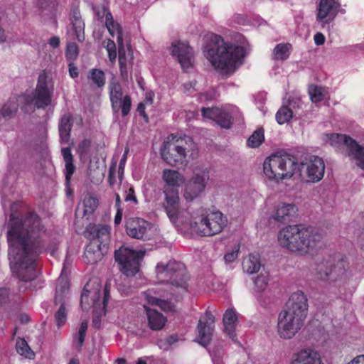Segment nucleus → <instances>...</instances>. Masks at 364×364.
Here are the masks:
<instances>
[{
	"mask_svg": "<svg viewBox=\"0 0 364 364\" xmlns=\"http://www.w3.org/2000/svg\"><path fill=\"white\" fill-rule=\"evenodd\" d=\"M171 53L178 60L184 70L192 67L193 63V49L186 43L173 42L171 47Z\"/></svg>",
	"mask_w": 364,
	"mask_h": 364,
	"instance_id": "nucleus-23",
	"label": "nucleus"
},
{
	"mask_svg": "<svg viewBox=\"0 0 364 364\" xmlns=\"http://www.w3.org/2000/svg\"><path fill=\"white\" fill-rule=\"evenodd\" d=\"M49 44L53 48H57L60 45V38L58 36H53L49 40Z\"/></svg>",
	"mask_w": 364,
	"mask_h": 364,
	"instance_id": "nucleus-61",
	"label": "nucleus"
},
{
	"mask_svg": "<svg viewBox=\"0 0 364 364\" xmlns=\"http://www.w3.org/2000/svg\"><path fill=\"white\" fill-rule=\"evenodd\" d=\"M215 318L210 312L200 317L198 324L197 342L206 347L209 345L213 334Z\"/></svg>",
	"mask_w": 364,
	"mask_h": 364,
	"instance_id": "nucleus-19",
	"label": "nucleus"
},
{
	"mask_svg": "<svg viewBox=\"0 0 364 364\" xmlns=\"http://www.w3.org/2000/svg\"><path fill=\"white\" fill-rule=\"evenodd\" d=\"M242 266L243 272L246 274L257 273L262 267L259 255L256 253L248 255L244 257Z\"/></svg>",
	"mask_w": 364,
	"mask_h": 364,
	"instance_id": "nucleus-31",
	"label": "nucleus"
},
{
	"mask_svg": "<svg viewBox=\"0 0 364 364\" xmlns=\"http://www.w3.org/2000/svg\"><path fill=\"white\" fill-rule=\"evenodd\" d=\"M8 295L9 293L6 289H0V304L6 301Z\"/></svg>",
	"mask_w": 364,
	"mask_h": 364,
	"instance_id": "nucleus-64",
	"label": "nucleus"
},
{
	"mask_svg": "<svg viewBox=\"0 0 364 364\" xmlns=\"http://www.w3.org/2000/svg\"><path fill=\"white\" fill-rule=\"evenodd\" d=\"M122 219V209H117V213L114 216L115 225H119Z\"/></svg>",
	"mask_w": 364,
	"mask_h": 364,
	"instance_id": "nucleus-62",
	"label": "nucleus"
},
{
	"mask_svg": "<svg viewBox=\"0 0 364 364\" xmlns=\"http://www.w3.org/2000/svg\"><path fill=\"white\" fill-rule=\"evenodd\" d=\"M105 26L109 34L114 37L117 36V41L119 47L123 46L122 28L119 23L113 19L112 14L105 10Z\"/></svg>",
	"mask_w": 364,
	"mask_h": 364,
	"instance_id": "nucleus-30",
	"label": "nucleus"
},
{
	"mask_svg": "<svg viewBox=\"0 0 364 364\" xmlns=\"http://www.w3.org/2000/svg\"><path fill=\"white\" fill-rule=\"evenodd\" d=\"M54 78L50 71L43 70L38 75L35 90L21 95L23 100L21 110L25 113H31L36 108L45 109L50 106L54 92Z\"/></svg>",
	"mask_w": 364,
	"mask_h": 364,
	"instance_id": "nucleus-6",
	"label": "nucleus"
},
{
	"mask_svg": "<svg viewBox=\"0 0 364 364\" xmlns=\"http://www.w3.org/2000/svg\"><path fill=\"white\" fill-rule=\"evenodd\" d=\"M144 306L146 311L148 323L150 328L154 331L162 329L166 322V318L156 310L149 309L145 305Z\"/></svg>",
	"mask_w": 364,
	"mask_h": 364,
	"instance_id": "nucleus-32",
	"label": "nucleus"
},
{
	"mask_svg": "<svg viewBox=\"0 0 364 364\" xmlns=\"http://www.w3.org/2000/svg\"><path fill=\"white\" fill-rule=\"evenodd\" d=\"M151 228V223L139 218H129L126 223L127 233L133 238H149Z\"/></svg>",
	"mask_w": 364,
	"mask_h": 364,
	"instance_id": "nucleus-21",
	"label": "nucleus"
},
{
	"mask_svg": "<svg viewBox=\"0 0 364 364\" xmlns=\"http://www.w3.org/2000/svg\"><path fill=\"white\" fill-rule=\"evenodd\" d=\"M88 77L98 87H102L105 84V73L100 69H92L90 72Z\"/></svg>",
	"mask_w": 364,
	"mask_h": 364,
	"instance_id": "nucleus-44",
	"label": "nucleus"
},
{
	"mask_svg": "<svg viewBox=\"0 0 364 364\" xmlns=\"http://www.w3.org/2000/svg\"><path fill=\"white\" fill-rule=\"evenodd\" d=\"M163 160L170 166L186 164L189 159H194L198 156V147L193 139L188 136L176 138L164 142L161 149Z\"/></svg>",
	"mask_w": 364,
	"mask_h": 364,
	"instance_id": "nucleus-7",
	"label": "nucleus"
},
{
	"mask_svg": "<svg viewBox=\"0 0 364 364\" xmlns=\"http://www.w3.org/2000/svg\"><path fill=\"white\" fill-rule=\"evenodd\" d=\"M6 228L8 255L13 272L21 281L33 280L37 275L36 257L41 252L38 217L33 213H28L25 217L11 214Z\"/></svg>",
	"mask_w": 364,
	"mask_h": 364,
	"instance_id": "nucleus-1",
	"label": "nucleus"
},
{
	"mask_svg": "<svg viewBox=\"0 0 364 364\" xmlns=\"http://www.w3.org/2000/svg\"><path fill=\"white\" fill-rule=\"evenodd\" d=\"M322 139L335 148L336 151L347 156L358 167L364 169V148L355 139L341 134H323Z\"/></svg>",
	"mask_w": 364,
	"mask_h": 364,
	"instance_id": "nucleus-10",
	"label": "nucleus"
},
{
	"mask_svg": "<svg viewBox=\"0 0 364 364\" xmlns=\"http://www.w3.org/2000/svg\"><path fill=\"white\" fill-rule=\"evenodd\" d=\"M279 245L301 255L309 254L323 244V235L316 228L304 225H287L279 230Z\"/></svg>",
	"mask_w": 364,
	"mask_h": 364,
	"instance_id": "nucleus-4",
	"label": "nucleus"
},
{
	"mask_svg": "<svg viewBox=\"0 0 364 364\" xmlns=\"http://www.w3.org/2000/svg\"><path fill=\"white\" fill-rule=\"evenodd\" d=\"M159 281L164 284L162 287L144 292V299L149 304L159 306L163 311H173L175 302L187 291L188 275L183 264L170 261L156 266Z\"/></svg>",
	"mask_w": 364,
	"mask_h": 364,
	"instance_id": "nucleus-2",
	"label": "nucleus"
},
{
	"mask_svg": "<svg viewBox=\"0 0 364 364\" xmlns=\"http://www.w3.org/2000/svg\"><path fill=\"white\" fill-rule=\"evenodd\" d=\"M196 84V81H191L189 83H185L183 85V87H184V89H185V92L188 93V94H191L192 93L191 90H195Z\"/></svg>",
	"mask_w": 364,
	"mask_h": 364,
	"instance_id": "nucleus-60",
	"label": "nucleus"
},
{
	"mask_svg": "<svg viewBox=\"0 0 364 364\" xmlns=\"http://www.w3.org/2000/svg\"><path fill=\"white\" fill-rule=\"evenodd\" d=\"M79 49L75 43H69L67 45L65 56L68 61H74L78 56Z\"/></svg>",
	"mask_w": 364,
	"mask_h": 364,
	"instance_id": "nucleus-47",
	"label": "nucleus"
},
{
	"mask_svg": "<svg viewBox=\"0 0 364 364\" xmlns=\"http://www.w3.org/2000/svg\"><path fill=\"white\" fill-rule=\"evenodd\" d=\"M124 200L126 202H132L134 205L138 204V200L135 196L134 190L132 187H130L129 190L126 191Z\"/></svg>",
	"mask_w": 364,
	"mask_h": 364,
	"instance_id": "nucleus-52",
	"label": "nucleus"
},
{
	"mask_svg": "<svg viewBox=\"0 0 364 364\" xmlns=\"http://www.w3.org/2000/svg\"><path fill=\"white\" fill-rule=\"evenodd\" d=\"M304 325V322L301 320L282 311L278 315L277 332L279 338L290 340L296 335Z\"/></svg>",
	"mask_w": 364,
	"mask_h": 364,
	"instance_id": "nucleus-15",
	"label": "nucleus"
},
{
	"mask_svg": "<svg viewBox=\"0 0 364 364\" xmlns=\"http://www.w3.org/2000/svg\"><path fill=\"white\" fill-rule=\"evenodd\" d=\"M107 250L108 246L106 245H101L99 241L91 240L84 252V262L90 264L97 263L102 259Z\"/></svg>",
	"mask_w": 364,
	"mask_h": 364,
	"instance_id": "nucleus-25",
	"label": "nucleus"
},
{
	"mask_svg": "<svg viewBox=\"0 0 364 364\" xmlns=\"http://www.w3.org/2000/svg\"><path fill=\"white\" fill-rule=\"evenodd\" d=\"M69 289V282L67 279L62 275L58 279V285L56 287L55 302L60 304L58 311L55 314V321L58 326H61L65 323L67 319V310L63 299Z\"/></svg>",
	"mask_w": 364,
	"mask_h": 364,
	"instance_id": "nucleus-20",
	"label": "nucleus"
},
{
	"mask_svg": "<svg viewBox=\"0 0 364 364\" xmlns=\"http://www.w3.org/2000/svg\"><path fill=\"white\" fill-rule=\"evenodd\" d=\"M301 179L306 183H318L324 176L325 164L322 158L310 156L299 164L296 162V171Z\"/></svg>",
	"mask_w": 364,
	"mask_h": 364,
	"instance_id": "nucleus-13",
	"label": "nucleus"
},
{
	"mask_svg": "<svg viewBox=\"0 0 364 364\" xmlns=\"http://www.w3.org/2000/svg\"><path fill=\"white\" fill-rule=\"evenodd\" d=\"M126 155L124 154L122 158L120 160L119 164V168H118V177L120 182H122L123 174H124V166L126 163Z\"/></svg>",
	"mask_w": 364,
	"mask_h": 364,
	"instance_id": "nucleus-53",
	"label": "nucleus"
},
{
	"mask_svg": "<svg viewBox=\"0 0 364 364\" xmlns=\"http://www.w3.org/2000/svg\"><path fill=\"white\" fill-rule=\"evenodd\" d=\"M308 300L302 291L293 293L282 311L304 322L308 314Z\"/></svg>",
	"mask_w": 364,
	"mask_h": 364,
	"instance_id": "nucleus-16",
	"label": "nucleus"
},
{
	"mask_svg": "<svg viewBox=\"0 0 364 364\" xmlns=\"http://www.w3.org/2000/svg\"><path fill=\"white\" fill-rule=\"evenodd\" d=\"M345 274V262H336L330 257L317 262L311 271L314 280L325 285H332L342 280Z\"/></svg>",
	"mask_w": 364,
	"mask_h": 364,
	"instance_id": "nucleus-12",
	"label": "nucleus"
},
{
	"mask_svg": "<svg viewBox=\"0 0 364 364\" xmlns=\"http://www.w3.org/2000/svg\"><path fill=\"white\" fill-rule=\"evenodd\" d=\"M124 50L123 46L119 47V68H123L124 65H127L126 63V58L124 56V53H122V50Z\"/></svg>",
	"mask_w": 364,
	"mask_h": 364,
	"instance_id": "nucleus-58",
	"label": "nucleus"
},
{
	"mask_svg": "<svg viewBox=\"0 0 364 364\" xmlns=\"http://www.w3.org/2000/svg\"><path fill=\"white\" fill-rule=\"evenodd\" d=\"M115 165H112L110 168H109V176H108V182L109 183V185L111 186H113L115 183H116V180H115Z\"/></svg>",
	"mask_w": 364,
	"mask_h": 364,
	"instance_id": "nucleus-55",
	"label": "nucleus"
},
{
	"mask_svg": "<svg viewBox=\"0 0 364 364\" xmlns=\"http://www.w3.org/2000/svg\"><path fill=\"white\" fill-rule=\"evenodd\" d=\"M61 153L65 161L64 173L65 176V183L67 186H68L71 179V176L75 171V167L73 164V156L71 153L70 149L68 147L63 148L61 149Z\"/></svg>",
	"mask_w": 364,
	"mask_h": 364,
	"instance_id": "nucleus-33",
	"label": "nucleus"
},
{
	"mask_svg": "<svg viewBox=\"0 0 364 364\" xmlns=\"http://www.w3.org/2000/svg\"><path fill=\"white\" fill-rule=\"evenodd\" d=\"M71 21L73 30L76 34L77 40L79 42H82L85 40V23L81 19L80 15L78 11H73Z\"/></svg>",
	"mask_w": 364,
	"mask_h": 364,
	"instance_id": "nucleus-35",
	"label": "nucleus"
},
{
	"mask_svg": "<svg viewBox=\"0 0 364 364\" xmlns=\"http://www.w3.org/2000/svg\"><path fill=\"white\" fill-rule=\"evenodd\" d=\"M154 97V94L153 92L149 91L146 92L145 99L144 100V103L146 105H151L153 103Z\"/></svg>",
	"mask_w": 364,
	"mask_h": 364,
	"instance_id": "nucleus-59",
	"label": "nucleus"
},
{
	"mask_svg": "<svg viewBox=\"0 0 364 364\" xmlns=\"http://www.w3.org/2000/svg\"><path fill=\"white\" fill-rule=\"evenodd\" d=\"M344 12L339 0H320L317 7L316 20L324 26L333 21L338 13Z\"/></svg>",
	"mask_w": 364,
	"mask_h": 364,
	"instance_id": "nucleus-17",
	"label": "nucleus"
},
{
	"mask_svg": "<svg viewBox=\"0 0 364 364\" xmlns=\"http://www.w3.org/2000/svg\"><path fill=\"white\" fill-rule=\"evenodd\" d=\"M103 46L107 51H112L116 50V46L113 41L108 39L103 41Z\"/></svg>",
	"mask_w": 364,
	"mask_h": 364,
	"instance_id": "nucleus-57",
	"label": "nucleus"
},
{
	"mask_svg": "<svg viewBox=\"0 0 364 364\" xmlns=\"http://www.w3.org/2000/svg\"><path fill=\"white\" fill-rule=\"evenodd\" d=\"M264 140L263 130L255 131L248 139L247 143L248 146L255 148L258 147Z\"/></svg>",
	"mask_w": 364,
	"mask_h": 364,
	"instance_id": "nucleus-45",
	"label": "nucleus"
},
{
	"mask_svg": "<svg viewBox=\"0 0 364 364\" xmlns=\"http://www.w3.org/2000/svg\"><path fill=\"white\" fill-rule=\"evenodd\" d=\"M23 100H21V95L10 97L3 105H0V119H10L14 118L18 112V108L23 105Z\"/></svg>",
	"mask_w": 364,
	"mask_h": 364,
	"instance_id": "nucleus-28",
	"label": "nucleus"
},
{
	"mask_svg": "<svg viewBox=\"0 0 364 364\" xmlns=\"http://www.w3.org/2000/svg\"><path fill=\"white\" fill-rule=\"evenodd\" d=\"M237 108H233L231 114L225 110L220 109V117L217 118L216 122L223 128L229 129L232 124V117L235 112H237Z\"/></svg>",
	"mask_w": 364,
	"mask_h": 364,
	"instance_id": "nucleus-40",
	"label": "nucleus"
},
{
	"mask_svg": "<svg viewBox=\"0 0 364 364\" xmlns=\"http://www.w3.org/2000/svg\"><path fill=\"white\" fill-rule=\"evenodd\" d=\"M223 322L224 331L235 342L237 341L235 328L238 323V316L234 309H228L224 313Z\"/></svg>",
	"mask_w": 364,
	"mask_h": 364,
	"instance_id": "nucleus-29",
	"label": "nucleus"
},
{
	"mask_svg": "<svg viewBox=\"0 0 364 364\" xmlns=\"http://www.w3.org/2000/svg\"><path fill=\"white\" fill-rule=\"evenodd\" d=\"M91 297L92 304L95 309V315L92 319V325L95 328L100 327L101 316L105 314V306L109 299V286L106 284L104 288V296L102 301L101 298V287L97 279L89 281L85 286L81 296V306L83 309L87 310L90 307L89 298Z\"/></svg>",
	"mask_w": 364,
	"mask_h": 364,
	"instance_id": "nucleus-11",
	"label": "nucleus"
},
{
	"mask_svg": "<svg viewBox=\"0 0 364 364\" xmlns=\"http://www.w3.org/2000/svg\"><path fill=\"white\" fill-rule=\"evenodd\" d=\"M145 105H146L144 104V102L139 103L137 107V111L139 112L140 115L143 116L144 118H146L147 116L145 113Z\"/></svg>",
	"mask_w": 364,
	"mask_h": 364,
	"instance_id": "nucleus-63",
	"label": "nucleus"
},
{
	"mask_svg": "<svg viewBox=\"0 0 364 364\" xmlns=\"http://www.w3.org/2000/svg\"><path fill=\"white\" fill-rule=\"evenodd\" d=\"M264 175L277 183L290 178L296 171V161L287 154L277 153L267 158L263 164Z\"/></svg>",
	"mask_w": 364,
	"mask_h": 364,
	"instance_id": "nucleus-9",
	"label": "nucleus"
},
{
	"mask_svg": "<svg viewBox=\"0 0 364 364\" xmlns=\"http://www.w3.org/2000/svg\"><path fill=\"white\" fill-rule=\"evenodd\" d=\"M205 57L223 74H231L243 63L245 49L225 42L220 36L211 34L203 46Z\"/></svg>",
	"mask_w": 364,
	"mask_h": 364,
	"instance_id": "nucleus-3",
	"label": "nucleus"
},
{
	"mask_svg": "<svg viewBox=\"0 0 364 364\" xmlns=\"http://www.w3.org/2000/svg\"><path fill=\"white\" fill-rule=\"evenodd\" d=\"M268 283V277L266 274H259L255 280V288L257 291H263Z\"/></svg>",
	"mask_w": 364,
	"mask_h": 364,
	"instance_id": "nucleus-50",
	"label": "nucleus"
},
{
	"mask_svg": "<svg viewBox=\"0 0 364 364\" xmlns=\"http://www.w3.org/2000/svg\"><path fill=\"white\" fill-rule=\"evenodd\" d=\"M309 94L314 103L320 102L324 99V89L320 86L310 85L309 87Z\"/></svg>",
	"mask_w": 364,
	"mask_h": 364,
	"instance_id": "nucleus-43",
	"label": "nucleus"
},
{
	"mask_svg": "<svg viewBox=\"0 0 364 364\" xmlns=\"http://www.w3.org/2000/svg\"><path fill=\"white\" fill-rule=\"evenodd\" d=\"M210 355L212 356V360L213 364H224L223 363V355L224 352L221 348L215 347L210 351Z\"/></svg>",
	"mask_w": 364,
	"mask_h": 364,
	"instance_id": "nucleus-48",
	"label": "nucleus"
},
{
	"mask_svg": "<svg viewBox=\"0 0 364 364\" xmlns=\"http://www.w3.org/2000/svg\"><path fill=\"white\" fill-rule=\"evenodd\" d=\"M164 183L163 186L164 201L161 206L170 222L174 226L184 223L183 210L181 208L180 196L178 188L185 182V178L179 171L165 168L161 173Z\"/></svg>",
	"mask_w": 364,
	"mask_h": 364,
	"instance_id": "nucleus-5",
	"label": "nucleus"
},
{
	"mask_svg": "<svg viewBox=\"0 0 364 364\" xmlns=\"http://www.w3.org/2000/svg\"><path fill=\"white\" fill-rule=\"evenodd\" d=\"M68 68L69 75L72 78H75L78 76V68L77 66L75 65L73 61H69Z\"/></svg>",
	"mask_w": 364,
	"mask_h": 364,
	"instance_id": "nucleus-54",
	"label": "nucleus"
},
{
	"mask_svg": "<svg viewBox=\"0 0 364 364\" xmlns=\"http://www.w3.org/2000/svg\"><path fill=\"white\" fill-rule=\"evenodd\" d=\"M112 107L115 113H118L121 109L122 116H127L129 113L132 107L131 97L129 95L124 96V97H122V99L117 102L116 107Z\"/></svg>",
	"mask_w": 364,
	"mask_h": 364,
	"instance_id": "nucleus-39",
	"label": "nucleus"
},
{
	"mask_svg": "<svg viewBox=\"0 0 364 364\" xmlns=\"http://www.w3.org/2000/svg\"><path fill=\"white\" fill-rule=\"evenodd\" d=\"M88 323L87 321H82L79 328L77 334L75 336V338L77 340L79 346L81 347L84 343L86 332L87 329Z\"/></svg>",
	"mask_w": 364,
	"mask_h": 364,
	"instance_id": "nucleus-49",
	"label": "nucleus"
},
{
	"mask_svg": "<svg viewBox=\"0 0 364 364\" xmlns=\"http://www.w3.org/2000/svg\"><path fill=\"white\" fill-rule=\"evenodd\" d=\"M109 97L112 107H117V102L123 97L121 85L116 82L112 81L109 85Z\"/></svg>",
	"mask_w": 364,
	"mask_h": 364,
	"instance_id": "nucleus-38",
	"label": "nucleus"
},
{
	"mask_svg": "<svg viewBox=\"0 0 364 364\" xmlns=\"http://www.w3.org/2000/svg\"><path fill=\"white\" fill-rule=\"evenodd\" d=\"M291 46L289 43H279L273 50L272 56L275 60H284L289 56Z\"/></svg>",
	"mask_w": 364,
	"mask_h": 364,
	"instance_id": "nucleus-36",
	"label": "nucleus"
},
{
	"mask_svg": "<svg viewBox=\"0 0 364 364\" xmlns=\"http://www.w3.org/2000/svg\"><path fill=\"white\" fill-rule=\"evenodd\" d=\"M297 212L296 206L293 203L278 202L274 204L271 212V218L279 223L291 220Z\"/></svg>",
	"mask_w": 364,
	"mask_h": 364,
	"instance_id": "nucleus-24",
	"label": "nucleus"
},
{
	"mask_svg": "<svg viewBox=\"0 0 364 364\" xmlns=\"http://www.w3.org/2000/svg\"><path fill=\"white\" fill-rule=\"evenodd\" d=\"M292 117L293 111L287 106H282L276 114V119L279 124L288 122Z\"/></svg>",
	"mask_w": 364,
	"mask_h": 364,
	"instance_id": "nucleus-42",
	"label": "nucleus"
},
{
	"mask_svg": "<svg viewBox=\"0 0 364 364\" xmlns=\"http://www.w3.org/2000/svg\"><path fill=\"white\" fill-rule=\"evenodd\" d=\"M202 116L205 119H211L213 121L217 120V118L220 117V109L218 107L205 108L203 107L201 109Z\"/></svg>",
	"mask_w": 364,
	"mask_h": 364,
	"instance_id": "nucleus-46",
	"label": "nucleus"
},
{
	"mask_svg": "<svg viewBox=\"0 0 364 364\" xmlns=\"http://www.w3.org/2000/svg\"><path fill=\"white\" fill-rule=\"evenodd\" d=\"M314 40L317 46H321L325 42V36L323 33L318 32L314 35Z\"/></svg>",
	"mask_w": 364,
	"mask_h": 364,
	"instance_id": "nucleus-56",
	"label": "nucleus"
},
{
	"mask_svg": "<svg viewBox=\"0 0 364 364\" xmlns=\"http://www.w3.org/2000/svg\"><path fill=\"white\" fill-rule=\"evenodd\" d=\"M289 364H323L320 354L311 348L302 349L291 356Z\"/></svg>",
	"mask_w": 364,
	"mask_h": 364,
	"instance_id": "nucleus-26",
	"label": "nucleus"
},
{
	"mask_svg": "<svg viewBox=\"0 0 364 364\" xmlns=\"http://www.w3.org/2000/svg\"><path fill=\"white\" fill-rule=\"evenodd\" d=\"M208 179V172L205 170L195 173L185 185L184 198L187 201H192L198 198L204 191Z\"/></svg>",
	"mask_w": 364,
	"mask_h": 364,
	"instance_id": "nucleus-18",
	"label": "nucleus"
},
{
	"mask_svg": "<svg viewBox=\"0 0 364 364\" xmlns=\"http://www.w3.org/2000/svg\"><path fill=\"white\" fill-rule=\"evenodd\" d=\"M16 348L18 353L25 358L28 359H33L34 358V353L24 339L19 338L17 340Z\"/></svg>",
	"mask_w": 364,
	"mask_h": 364,
	"instance_id": "nucleus-41",
	"label": "nucleus"
},
{
	"mask_svg": "<svg viewBox=\"0 0 364 364\" xmlns=\"http://www.w3.org/2000/svg\"><path fill=\"white\" fill-rule=\"evenodd\" d=\"M171 53L178 60L184 70L192 67L193 63V49L186 43L173 42L171 47Z\"/></svg>",
	"mask_w": 364,
	"mask_h": 364,
	"instance_id": "nucleus-22",
	"label": "nucleus"
},
{
	"mask_svg": "<svg viewBox=\"0 0 364 364\" xmlns=\"http://www.w3.org/2000/svg\"><path fill=\"white\" fill-rule=\"evenodd\" d=\"M89 238L96 240L99 243L108 246L110 238V227L105 225L90 224L86 228Z\"/></svg>",
	"mask_w": 364,
	"mask_h": 364,
	"instance_id": "nucleus-27",
	"label": "nucleus"
},
{
	"mask_svg": "<svg viewBox=\"0 0 364 364\" xmlns=\"http://www.w3.org/2000/svg\"><path fill=\"white\" fill-rule=\"evenodd\" d=\"M188 213L183 210V218L186 222L176 228L188 226L190 230L200 236H213L220 233L228 224L227 218L220 211H213L205 213L203 210H200L198 217L188 219Z\"/></svg>",
	"mask_w": 364,
	"mask_h": 364,
	"instance_id": "nucleus-8",
	"label": "nucleus"
},
{
	"mask_svg": "<svg viewBox=\"0 0 364 364\" xmlns=\"http://www.w3.org/2000/svg\"><path fill=\"white\" fill-rule=\"evenodd\" d=\"M98 205V200L96 198L90 195L85 196L82 200V212L84 216L92 215Z\"/></svg>",
	"mask_w": 364,
	"mask_h": 364,
	"instance_id": "nucleus-37",
	"label": "nucleus"
},
{
	"mask_svg": "<svg viewBox=\"0 0 364 364\" xmlns=\"http://www.w3.org/2000/svg\"><path fill=\"white\" fill-rule=\"evenodd\" d=\"M72 116L70 114H65L59 122L58 129L60 141L63 143H68L70 139V131L72 128Z\"/></svg>",
	"mask_w": 364,
	"mask_h": 364,
	"instance_id": "nucleus-34",
	"label": "nucleus"
},
{
	"mask_svg": "<svg viewBox=\"0 0 364 364\" xmlns=\"http://www.w3.org/2000/svg\"><path fill=\"white\" fill-rule=\"evenodd\" d=\"M143 256L144 252L127 247H121L114 252V259L120 271L127 277L134 276L139 272V262Z\"/></svg>",
	"mask_w": 364,
	"mask_h": 364,
	"instance_id": "nucleus-14",
	"label": "nucleus"
},
{
	"mask_svg": "<svg viewBox=\"0 0 364 364\" xmlns=\"http://www.w3.org/2000/svg\"><path fill=\"white\" fill-rule=\"evenodd\" d=\"M239 250L240 247L238 246H236L232 250L226 253L224 257L225 262L231 263L233 261H235L238 257Z\"/></svg>",
	"mask_w": 364,
	"mask_h": 364,
	"instance_id": "nucleus-51",
	"label": "nucleus"
}]
</instances>
